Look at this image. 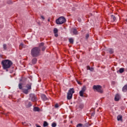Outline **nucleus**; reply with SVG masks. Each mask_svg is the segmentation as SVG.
I'll list each match as a JSON object with an SVG mask.
<instances>
[{
	"instance_id": "nucleus-39",
	"label": "nucleus",
	"mask_w": 127,
	"mask_h": 127,
	"mask_svg": "<svg viewBox=\"0 0 127 127\" xmlns=\"http://www.w3.org/2000/svg\"><path fill=\"white\" fill-rule=\"evenodd\" d=\"M20 47H23V44L21 43L20 45Z\"/></svg>"
},
{
	"instance_id": "nucleus-32",
	"label": "nucleus",
	"mask_w": 127,
	"mask_h": 127,
	"mask_svg": "<svg viewBox=\"0 0 127 127\" xmlns=\"http://www.w3.org/2000/svg\"><path fill=\"white\" fill-rule=\"evenodd\" d=\"M89 34H87L86 35V36H85L86 39H88V38H89Z\"/></svg>"
},
{
	"instance_id": "nucleus-12",
	"label": "nucleus",
	"mask_w": 127,
	"mask_h": 127,
	"mask_svg": "<svg viewBox=\"0 0 127 127\" xmlns=\"http://www.w3.org/2000/svg\"><path fill=\"white\" fill-rule=\"evenodd\" d=\"M107 52L108 53H110V54H113V53H114V49L110 48V49H108L107 50Z\"/></svg>"
},
{
	"instance_id": "nucleus-44",
	"label": "nucleus",
	"mask_w": 127,
	"mask_h": 127,
	"mask_svg": "<svg viewBox=\"0 0 127 127\" xmlns=\"http://www.w3.org/2000/svg\"><path fill=\"white\" fill-rule=\"evenodd\" d=\"M95 115V113H93L92 114V116H94Z\"/></svg>"
},
{
	"instance_id": "nucleus-42",
	"label": "nucleus",
	"mask_w": 127,
	"mask_h": 127,
	"mask_svg": "<svg viewBox=\"0 0 127 127\" xmlns=\"http://www.w3.org/2000/svg\"><path fill=\"white\" fill-rule=\"evenodd\" d=\"M78 84H79V85H81V82L77 81Z\"/></svg>"
},
{
	"instance_id": "nucleus-16",
	"label": "nucleus",
	"mask_w": 127,
	"mask_h": 127,
	"mask_svg": "<svg viewBox=\"0 0 127 127\" xmlns=\"http://www.w3.org/2000/svg\"><path fill=\"white\" fill-rule=\"evenodd\" d=\"M33 111H34V112H39V111H40V109H39L37 107H35L34 108Z\"/></svg>"
},
{
	"instance_id": "nucleus-38",
	"label": "nucleus",
	"mask_w": 127,
	"mask_h": 127,
	"mask_svg": "<svg viewBox=\"0 0 127 127\" xmlns=\"http://www.w3.org/2000/svg\"><path fill=\"white\" fill-rule=\"evenodd\" d=\"M22 124L23 126H26V125H25V124H26V123H25V122H24V123L22 122Z\"/></svg>"
},
{
	"instance_id": "nucleus-41",
	"label": "nucleus",
	"mask_w": 127,
	"mask_h": 127,
	"mask_svg": "<svg viewBox=\"0 0 127 127\" xmlns=\"http://www.w3.org/2000/svg\"><path fill=\"white\" fill-rule=\"evenodd\" d=\"M87 70H89L91 67H90V66H87Z\"/></svg>"
},
{
	"instance_id": "nucleus-24",
	"label": "nucleus",
	"mask_w": 127,
	"mask_h": 127,
	"mask_svg": "<svg viewBox=\"0 0 127 127\" xmlns=\"http://www.w3.org/2000/svg\"><path fill=\"white\" fill-rule=\"evenodd\" d=\"M111 18L113 19V21H115V20H116V16H115V15H111Z\"/></svg>"
},
{
	"instance_id": "nucleus-5",
	"label": "nucleus",
	"mask_w": 127,
	"mask_h": 127,
	"mask_svg": "<svg viewBox=\"0 0 127 127\" xmlns=\"http://www.w3.org/2000/svg\"><path fill=\"white\" fill-rule=\"evenodd\" d=\"M57 24H63L66 22V18L64 17H60L56 20Z\"/></svg>"
},
{
	"instance_id": "nucleus-9",
	"label": "nucleus",
	"mask_w": 127,
	"mask_h": 127,
	"mask_svg": "<svg viewBox=\"0 0 127 127\" xmlns=\"http://www.w3.org/2000/svg\"><path fill=\"white\" fill-rule=\"evenodd\" d=\"M41 98L44 101H48V98L46 97V95L45 94H42L41 96Z\"/></svg>"
},
{
	"instance_id": "nucleus-1",
	"label": "nucleus",
	"mask_w": 127,
	"mask_h": 127,
	"mask_svg": "<svg viewBox=\"0 0 127 127\" xmlns=\"http://www.w3.org/2000/svg\"><path fill=\"white\" fill-rule=\"evenodd\" d=\"M1 64L2 65L3 69L6 70V72L8 71V68H10L11 65H12V62L9 60H4L1 61Z\"/></svg>"
},
{
	"instance_id": "nucleus-36",
	"label": "nucleus",
	"mask_w": 127,
	"mask_h": 127,
	"mask_svg": "<svg viewBox=\"0 0 127 127\" xmlns=\"http://www.w3.org/2000/svg\"><path fill=\"white\" fill-rule=\"evenodd\" d=\"M55 37H58V34L57 33L55 34Z\"/></svg>"
},
{
	"instance_id": "nucleus-6",
	"label": "nucleus",
	"mask_w": 127,
	"mask_h": 127,
	"mask_svg": "<svg viewBox=\"0 0 127 127\" xmlns=\"http://www.w3.org/2000/svg\"><path fill=\"white\" fill-rule=\"evenodd\" d=\"M93 89V90H95L98 92V93H100V94L103 93V89L102 88V86L101 85H94Z\"/></svg>"
},
{
	"instance_id": "nucleus-46",
	"label": "nucleus",
	"mask_w": 127,
	"mask_h": 127,
	"mask_svg": "<svg viewBox=\"0 0 127 127\" xmlns=\"http://www.w3.org/2000/svg\"><path fill=\"white\" fill-rule=\"evenodd\" d=\"M48 21H50V19H48Z\"/></svg>"
},
{
	"instance_id": "nucleus-15",
	"label": "nucleus",
	"mask_w": 127,
	"mask_h": 127,
	"mask_svg": "<svg viewBox=\"0 0 127 127\" xmlns=\"http://www.w3.org/2000/svg\"><path fill=\"white\" fill-rule=\"evenodd\" d=\"M118 72H119V73H120V74H122V73H124V72H125V68H120L119 71H118Z\"/></svg>"
},
{
	"instance_id": "nucleus-47",
	"label": "nucleus",
	"mask_w": 127,
	"mask_h": 127,
	"mask_svg": "<svg viewBox=\"0 0 127 127\" xmlns=\"http://www.w3.org/2000/svg\"><path fill=\"white\" fill-rule=\"evenodd\" d=\"M126 21H127V19H126Z\"/></svg>"
},
{
	"instance_id": "nucleus-7",
	"label": "nucleus",
	"mask_w": 127,
	"mask_h": 127,
	"mask_svg": "<svg viewBox=\"0 0 127 127\" xmlns=\"http://www.w3.org/2000/svg\"><path fill=\"white\" fill-rule=\"evenodd\" d=\"M29 100L32 101V102H36V101H37V97H36L35 94L31 93L29 94Z\"/></svg>"
},
{
	"instance_id": "nucleus-10",
	"label": "nucleus",
	"mask_w": 127,
	"mask_h": 127,
	"mask_svg": "<svg viewBox=\"0 0 127 127\" xmlns=\"http://www.w3.org/2000/svg\"><path fill=\"white\" fill-rule=\"evenodd\" d=\"M71 32L74 35H78V31H77V29L73 28L71 29Z\"/></svg>"
},
{
	"instance_id": "nucleus-43",
	"label": "nucleus",
	"mask_w": 127,
	"mask_h": 127,
	"mask_svg": "<svg viewBox=\"0 0 127 127\" xmlns=\"http://www.w3.org/2000/svg\"><path fill=\"white\" fill-rule=\"evenodd\" d=\"M115 81H112V84H115Z\"/></svg>"
},
{
	"instance_id": "nucleus-25",
	"label": "nucleus",
	"mask_w": 127,
	"mask_h": 127,
	"mask_svg": "<svg viewBox=\"0 0 127 127\" xmlns=\"http://www.w3.org/2000/svg\"><path fill=\"white\" fill-rule=\"evenodd\" d=\"M81 91L82 92H85V91H86V86H83L81 89Z\"/></svg>"
},
{
	"instance_id": "nucleus-34",
	"label": "nucleus",
	"mask_w": 127,
	"mask_h": 127,
	"mask_svg": "<svg viewBox=\"0 0 127 127\" xmlns=\"http://www.w3.org/2000/svg\"><path fill=\"white\" fill-rule=\"evenodd\" d=\"M7 3H8V4H10V3H12V1L11 0H8L7 1Z\"/></svg>"
},
{
	"instance_id": "nucleus-35",
	"label": "nucleus",
	"mask_w": 127,
	"mask_h": 127,
	"mask_svg": "<svg viewBox=\"0 0 127 127\" xmlns=\"http://www.w3.org/2000/svg\"><path fill=\"white\" fill-rule=\"evenodd\" d=\"M78 21H79V22H81V21H82V19L80 18H78Z\"/></svg>"
},
{
	"instance_id": "nucleus-28",
	"label": "nucleus",
	"mask_w": 127,
	"mask_h": 127,
	"mask_svg": "<svg viewBox=\"0 0 127 127\" xmlns=\"http://www.w3.org/2000/svg\"><path fill=\"white\" fill-rule=\"evenodd\" d=\"M42 46H44V43H41L39 44V48H40V47H42Z\"/></svg>"
},
{
	"instance_id": "nucleus-18",
	"label": "nucleus",
	"mask_w": 127,
	"mask_h": 127,
	"mask_svg": "<svg viewBox=\"0 0 127 127\" xmlns=\"http://www.w3.org/2000/svg\"><path fill=\"white\" fill-rule=\"evenodd\" d=\"M79 109H81V110H82V109L84 108V104L83 103L79 104Z\"/></svg>"
},
{
	"instance_id": "nucleus-19",
	"label": "nucleus",
	"mask_w": 127,
	"mask_h": 127,
	"mask_svg": "<svg viewBox=\"0 0 127 127\" xmlns=\"http://www.w3.org/2000/svg\"><path fill=\"white\" fill-rule=\"evenodd\" d=\"M79 95L80 97H84V91L81 90L79 92Z\"/></svg>"
},
{
	"instance_id": "nucleus-27",
	"label": "nucleus",
	"mask_w": 127,
	"mask_h": 127,
	"mask_svg": "<svg viewBox=\"0 0 127 127\" xmlns=\"http://www.w3.org/2000/svg\"><path fill=\"white\" fill-rule=\"evenodd\" d=\"M69 42H70V43H73V42H74V40H73V39H72V38H70V39H69Z\"/></svg>"
},
{
	"instance_id": "nucleus-45",
	"label": "nucleus",
	"mask_w": 127,
	"mask_h": 127,
	"mask_svg": "<svg viewBox=\"0 0 127 127\" xmlns=\"http://www.w3.org/2000/svg\"><path fill=\"white\" fill-rule=\"evenodd\" d=\"M21 81H22V79H20V82H21Z\"/></svg>"
},
{
	"instance_id": "nucleus-23",
	"label": "nucleus",
	"mask_w": 127,
	"mask_h": 127,
	"mask_svg": "<svg viewBox=\"0 0 127 127\" xmlns=\"http://www.w3.org/2000/svg\"><path fill=\"white\" fill-rule=\"evenodd\" d=\"M3 48L4 50H6V49H7V47H6V44H4L3 45Z\"/></svg>"
},
{
	"instance_id": "nucleus-26",
	"label": "nucleus",
	"mask_w": 127,
	"mask_h": 127,
	"mask_svg": "<svg viewBox=\"0 0 127 127\" xmlns=\"http://www.w3.org/2000/svg\"><path fill=\"white\" fill-rule=\"evenodd\" d=\"M57 126V124L56 123H53L52 124V127H56Z\"/></svg>"
},
{
	"instance_id": "nucleus-21",
	"label": "nucleus",
	"mask_w": 127,
	"mask_h": 127,
	"mask_svg": "<svg viewBox=\"0 0 127 127\" xmlns=\"http://www.w3.org/2000/svg\"><path fill=\"white\" fill-rule=\"evenodd\" d=\"M54 34L58 33V28H55L54 29Z\"/></svg>"
},
{
	"instance_id": "nucleus-40",
	"label": "nucleus",
	"mask_w": 127,
	"mask_h": 127,
	"mask_svg": "<svg viewBox=\"0 0 127 127\" xmlns=\"http://www.w3.org/2000/svg\"><path fill=\"white\" fill-rule=\"evenodd\" d=\"M35 126L36 127H41V126L38 125V124H36Z\"/></svg>"
},
{
	"instance_id": "nucleus-8",
	"label": "nucleus",
	"mask_w": 127,
	"mask_h": 127,
	"mask_svg": "<svg viewBox=\"0 0 127 127\" xmlns=\"http://www.w3.org/2000/svg\"><path fill=\"white\" fill-rule=\"evenodd\" d=\"M120 99H121V96L120 94H117L115 97V101L116 102H119V101H120Z\"/></svg>"
},
{
	"instance_id": "nucleus-30",
	"label": "nucleus",
	"mask_w": 127,
	"mask_h": 127,
	"mask_svg": "<svg viewBox=\"0 0 127 127\" xmlns=\"http://www.w3.org/2000/svg\"><path fill=\"white\" fill-rule=\"evenodd\" d=\"M55 108H59V104H58V103L56 104L55 105Z\"/></svg>"
},
{
	"instance_id": "nucleus-33",
	"label": "nucleus",
	"mask_w": 127,
	"mask_h": 127,
	"mask_svg": "<svg viewBox=\"0 0 127 127\" xmlns=\"http://www.w3.org/2000/svg\"><path fill=\"white\" fill-rule=\"evenodd\" d=\"M89 70H90V71H91V72H93V71H94V68H93V67H90V68H89Z\"/></svg>"
},
{
	"instance_id": "nucleus-20",
	"label": "nucleus",
	"mask_w": 127,
	"mask_h": 127,
	"mask_svg": "<svg viewBox=\"0 0 127 127\" xmlns=\"http://www.w3.org/2000/svg\"><path fill=\"white\" fill-rule=\"evenodd\" d=\"M43 127H48V123H47V122L46 121H45L44 122Z\"/></svg>"
},
{
	"instance_id": "nucleus-2",
	"label": "nucleus",
	"mask_w": 127,
	"mask_h": 127,
	"mask_svg": "<svg viewBox=\"0 0 127 127\" xmlns=\"http://www.w3.org/2000/svg\"><path fill=\"white\" fill-rule=\"evenodd\" d=\"M41 51V50L40 49V48L34 47L31 50V55L34 58H35V57H38V56H40V55Z\"/></svg>"
},
{
	"instance_id": "nucleus-29",
	"label": "nucleus",
	"mask_w": 127,
	"mask_h": 127,
	"mask_svg": "<svg viewBox=\"0 0 127 127\" xmlns=\"http://www.w3.org/2000/svg\"><path fill=\"white\" fill-rule=\"evenodd\" d=\"M83 127V124H78L76 126V127Z\"/></svg>"
},
{
	"instance_id": "nucleus-37",
	"label": "nucleus",
	"mask_w": 127,
	"mask_h": 127,
	"mask_svg": "<svg viewBox=\"0 0 127 127\" xmlns=\"http://www.w3.org/2000/svg\"><path fill=\"white\" fill-rule=\"evenodd\" d=\"M41 18L42 19H43V20H44V19H45V18H44V16H41Z\"/></svg>"
},
{
	"instance_id": "nucleus-31",
	"label": "nucleus",
	"mask_w": 127,
	"mask_h": 127,
	"mask_svg": "<svg viewBox=\"0 0 127 127\" xmlns=\"http://www.w3.org/2000/svg\"><path fill=\"white\" fill-rule=\"evenodd\" d=\"M45 49H46V47L43 46L42 48V51H45Z\"/></svg>"
},
{
	"instance_id": "nucleus-13",
	"label": "nucleus",
	"mask_w": 127,
	"mask_h": 127,
	"mask_svg": "<svg viewBox=\"0 0 127 127\" xmlns=\"http://www.w3.org/2000/svg\"><path fill=\"white\" fill-rule=\"evenodd\" d=\"M27 102H25V105H26V108H30V107H31V106H32V104L30 102H29L28 105L26 104Z\"/></svg>"
},
{
	"instance_id": "nucleus-4",
	"label": "nucleus",
	"mask_w": 127,
	"mask_h": 127,
	"mask_svg": "<svg viewBox=\"0 0 127 127\" xmlns=\"http://www.w3.org/2000/svg\"><path fill=\"white\" fill-rule=\"evenodd\" d=\"M75 93V91L74 90V88H70L68 92L67 95V100H71L73 97V94Z\"/></svg>"
},
{
	"instance_id": "nucleus-22",
	"label": "nucleus",
	"mask_w": 127,
	"mask_h": 127,
	"mask_svg": "<svg viewBox=\"0 0 127 127\" xmlns=\"http://www.w3.org/2000/svg\"><path fill=\"white\" fill-rule=\"evenodd\" d=\"M18 87H19V89H20V90H22V83H19Z\"/></svg>"
},
{
	"instance_id": "nucleus-11",
	"label": "nucleus",
	"mask_w": 127,
	"mask_h": 127,
	"mask_svg": "<svg viewBox=\"0 0 127 127\" xmlns=\"http://www.w3.org/2000/svg\"><path fill=\"white\" fill-rule=\"evenodd\" d=\"M37 62V59L36 58H35L32 60V64L33 65H35L36 63Z\"/></svg>"
},
{
	"instance_id": "nucleus-17",
	"label": "nucleus",
	"mask_w": 127,
	"mask_h": 127,
	"mask_svg": "<svg viewBox=\"0 0 127 127\" xmlns=\"http://www.w3.org/2000/svg\"><path fill=\"white\" fill-rule=\"evenodd\" d=\"M118 121H122L123 120V116L122 115H119L117 117Z\"/></svg>"
},
{
	"instance_id": "nucleus-14",
	"label": "nucleus",
	"mask_w": 127,
	"mask_h": 127,
	"mask_svg": "<svg viewBox=\"0 0 127 127\" xmlns=\"http://www.w3.org/2000/svg\"><path fill=\"white\" fill-rule=\"evenodd\" d=\"M123 92H127V84H126L122 88Z\"/></svg>"
},
{
	"instance_id": "nucleus-3",
	"label": "nucleus",
	"mask_w": 127,
	"mask_h": 127,
	"mask_svg": "<svg viewBox=\"0 0 127 127\" xmlns=\"http://www.w3.org/2000/svg\"><path fill=\"white\" fill-rule=\"evenodd\" d=\"M31 86H32V83L31 82L27 84L25 86L27 89H23V93L25 95H27L29 93V90H31Z\"/></svg>"
}]
</instances>
